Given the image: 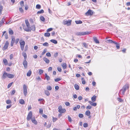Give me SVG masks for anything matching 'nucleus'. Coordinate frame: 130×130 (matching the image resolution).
<instances>
[{"instance_id":"obj_1","label":"nucleus","mask_w":130,"mask_h":130,"mask_svg":"<svg viewBox=\"0 0 130 130\" xmlns=\"http://www.w3.org/2000/svg\"><path fill=\"white\" fill-rule=\"evenodd\" d=\"M14 75L13 74L7 73L5 71H4L2 77L3 79H5L7 77L10 78H13L14 77Z\"/></svg>"},{"instance_id":"obj_2","label":"nucleus","mask_w":130,"mask_h":130,"mask_svg":"<svg viewBox=\"0 0 130 130\" xmlns=\"http://www.w3.org/2000/svg\"><path fill=\"white\" fill-rule=\"evenodd\" d=\"M89 34V32L87 31L82 32H78L75 33L76 35L78 36H84L87 35H88Z\"/></svg>"},{"instance_id":"obj_3","label":"nucleus","mask_w":130,"mask_h":130,"mask_svg":"<svg viewBox=\"0 0 130 130\" xmlns=\"http://www.w3.org/2000/svg\"><path fill=\"white\" fill-rule=\"evenodd\" d=\"M19 42L20 43L21 48L22 51L24 49V46L25 44V42L23 40H20Z\"/></svg>"},{"instance_id":"obj_4","label":"nucleus","mask_w":130,"mask_h":130,"mask_svg":"<svg viewBox=\"0 0 130 130\" xmlns=\"http://www.w3.org/2000/svg\"><path fill=\"white\" fill-rule=\"evenodd\" d=\"M129 86L128 84H126L123 87V89L121 90L122 91V93L124 94L126 90L127 89H128L129 88Z\"/></svg>"},{"instance_id":"obj_5","label":"nucleus","mask_w":130,"mask_h":130,"mask_svg":"<svg viewBox=\"0 0 130 130\" xmlns=\"http://www.w3.org/2000/svg\"><path fill=\"white\" fill-rule=\"evenodd\" d=\"M23 93L25 96H26L27 93V90L26 86L24 84L23 86Z\"/></svg>"},{"instance_id":"obj_6","label":"nucleus","mask_w":130,"mask_h":130,"mask_svg":"<svg viewBox=\"0 0 130 130\" xmlns=\"http://www.w3.org/2000/svg\"><path fill=\"white\" fill-rule=\"evenodd\" d=\"M58 112L60 113H63L65 112L66 110L65 109H62L61 106H60L58 108Z\"/></svg>"},{"instance_id":"obj_7","label":"nucleus","mask_w":130,"mask_h":130,"mask_svg":"<svg viewBox=\"0 0 130 130\" xmlns=\"http://www.w3.org/2000/svg\"><path fill=\"white\" fill-rule=\"evenodd\" d=\"M71 20L65 21H63V24L64 25H67L68 26H69L71 25Z\"/></svg>"},{"instance_id":"obj_8","label":"nucleus","mask_w":130,"mask_h":130,"mask_svg":"<svg viewBox=\"0 0 130 130\" xmlns=\"http://www.w3.org/2000/svg\"><path fill=\"white\" fill-rule=\"evenodd\" d=\"M32 112L30 111L28 113L27 118V119L28 121H29L31 119H31L32 118Z\"/></svg>"},{"instance_id":"obj_9","label":"nucleus","mask_w":130,"mask_h":130,"mask_svg":"<svg viewBox=\"0 0 130 130\" xmlns=\"http://www.w3.org/2000/svg\"><path fill=\"white\" fill-rule=\"evenodd\" d=\"M9 44L8 41H6L3 48V50H5L7 49L8 47Z\"/></svg>"},{"instance_id":"obj_10","label":"nucleus","mask_w":130,"mask_h":130,"mask_svg":"<svg viewBox=\"0 0 130 130\" xmlns=\"http://www.w3.org/2000/svg\"><path fill=\"white\" fill-rule=\"evenodd\" d=\"M26 60H24L23 63V64L25 69H26L27 67V62Z\"/></svg>"},{"instance_id":"obj_11","label":"nucleus","mask_w":130,"mask_h":130,"mask_svg":"<svg viewBox=\"0 0 130 130\" xmlns=\"http://www.w3.org/2000/svg\"><path fill=\"white\" fill-rule=\"evenodd\" d=\"M107 43H114L115 44H117V43L115 41H113L111 40H108L106 41Z\"/></svg>"},{"instance_id":"obj_12","label":"nucleus","mask_w":130,"mask_h":130,"mask_svg":"<svg viewBox=\"0 0 130 130\" xmlns=\"http://www.w3.org/2000/svg\"><path fill=\"white\" fill-rule=\"evenodd\" d=\"M32 122L35 125L37 124L38 122L36 120L35 118H32L31 120Z\"/></svg>"},{"instance_id":"obj_13","label":"nucleus","mask_w":130,"mask_h":130,"mask_svg":"<svg viewBox=\"0 0 130 130\" xmlns=\"http://www.w3.org/2000/svg\"><path fill=\"white\" fill-rule=\"evenodd\" d=\"M45 77L44 79H46L47 81H49L50 80V76L47 75L46 73H45Z\"/></svg>"},{"instance_id":"obj_14","label":"nucleus","mask_w":130,"mask_h":130,"mask_svg":"<svg viewBox=\"0 0 130 130\" xmlns=\"http://www.w3.org/2000/svg\"><path fill=\"white\" fill-rule=\"evenodd\" d=\"M43 60L46 63L48 64L50 63V60L45 57L43 58Z\"/></svg>"},{"instance_id":"obj_15","label":"nucleus","mask_w":130,"mask_h":130,"mask_svg":"<svg viewBox=\"0 0 130 130\" xmlns=\"http://www.w3.org/2000/svg\"><path fill=\"white\" fill-rule=\"evenodd\" d=\"M23 29L26 31L27 32L31 31V30L30 29V27L26 28L24 27H23Z\"/></svg>"},{"instance_id":"obj_16","label":"nucleus","mask_w":130,"mask_h":130,"mask_svg":"<svg viewBox=\"0 0 130 130\" xmlns=\"http://www.w3.org/2000/svg\"><path fill=\"white\" fill-rule=\"evenodd\" d=\"M4 35V36L5 37V38L6 39H7L8 38V34L7 33H6V31H5L4 32L2 36H3Z\"/></svg>"},{"instance_id":"obj_17","label":"nucleus","mask_w":130,"mask_h":130,"mask_svg":"<svg viewBox=\"0 0 130 130\" xmlns=\"http://www.w3.org/2000/svg\"><path fill=\"white\" fill-rule=\"evenodd\" d=\"M30 29L31 30V31L32 30L33 31H34L35 30V25H33L30 27Z\"/></svg>"},{"instance_id":"obj_18","label":"nucleus","mask_w":130,"mask_h":130,"mask_svg":"<svg viewBox=\"0 0 130 130\" xmlns=\"http://www.w3.org/2000/svg\"><path fill=\"white\" fill-rule=\"evenodd\" d=\"M94 42L96 43H99V40L97 39L96 37H94L93 38Z\"/></svg>"},{"instance_id":"obj_19","label":"nucleus","mask_w":130,"mask_h":130,"mask_svg":"<svg viewBox=\"0 0 130 130\" xmlns=\"http://www.w3.org/2000/svg\"><path fill=\"white\" fill-rule=\"evenodd\" d=\"M22 55L24 57V59H26L27 58V55L26 53L24 52H23Z\"/></svg>"},{"instance_id":"obj_20","label":"nucleus","mask_w":130,"mask_h":130,"mask_svg":"<svg viewBox=\"0 0 130 130\" xmlns=\"http://www.w3.org/2000/svg\"><path fill=\"white\" fill-rule=\"evenodd\" d=\"M25 23L27 27H30L29 23L28 21V20L27 19L25 20Z\"/></svg>"},{"instance_id":"obj_21","label":"nucleus","mask_w":130,"mask_h":130,"mask_svg":"<svg viewBox=\"0 0 130 130\" xmlns=\"http://www.w3.org/2000/svg\"><path fill=\"white\" fill-rule=\"evenodd\" d=\"M19 102L21 104H25V101L22 99H21L19 100Z\"/></svg>"},{"instance_id":"obj_22","label":"nucleus","mask_w":130,"mask_h":130,"mask_svg":"<svg viewBox=\"0 0 130 130\" xmlns=\"http://www.w3.org/2000/svg\"><path fill=\"white\" fill-rule=\"evenodd\" d=\"M31 74V71L30 70H29L27 74V76H30Z\"/></svg>"},{"instance_id":"obj_23","label":"nucleus","mask_w":130,"mask_h":130,"mask_svg":"<svg viewBox=\"0 0 130 130\" xmlns=\"http://www.w3.org/2000/svg\"><path fill=\"white\" fill-rule=\"evenodd\" d=\"M9 33L10 35H12L13 34V30L9 28Z\"/></svg>"},{"instance_id":"obj_24","label":"nucleus","mask_w":130,"mask_h":130,"mask_svg":"<svg viewBox=\"0 0 130 130\" xmlns=\"http://www.w3.org/2000/svg\"><path fill=\"white\" fill-rule=\"evenodd\" d=\"M90 104L91 105L94 106H95L96 105V103H93L92 102L90 101Z\"/></svg>"},{"instance_id":"obj_25","label":"nucleus","mask_w":130,"mask_h":130,"mask_svg":"<svg viewBox=\"0 0 130 130\" xmlns=\"http://www.w3.org/2000/svg\"><path fill=\"white\" fill-rule=\"evenodd\" d=\"M44 93L47 96L50 95V93L47 90L44 91Z\"/></svg>"},{"instance_id":"obj_26","label":"nucleus","mask_w":130,"mask_h":130,"mask_svg":"<svg viewBox=\"0 0 130 130\" xmlns=\"http://www.w3.org/2000/svg\"><path fill=\"white\" fill-rule=\"evenodd\" d=\"M3 62L5 65H7L8 64V61L7 60L5 59H4L3 60Z\"/></svg>"},{"instance_id":"obj_27","label":"nucleus","mask_w":130,"mask_h":130,"mask_svg":"<svg viewBox=\"0 0 130 130\" xmlns=\"http://www.w3.org/2000/svg\"><path fill=\"white\" fill-rule=\"evenodd\" d=\"M50 41L52 43L55 44H56L57 43V41L55 40L52 39L50 40Z\"/></svg>"},{"instance_id":"obj_28","label":"nucleus","mask_w":130,"mask_h":130,"mask_svg":"<svg viewBox=\"0 0 130 130\" xmlns=\"http://www.w3.org/2000/svg\"><path fill=\"white\" fill-rule=\"evenodd\" d=\"M74 87L75 88L76 90H78L79 89V86L77 84H75L74 85Z\"/></svg>"},{"instance_id":"obj_29","label":"nucleus","mask_w":130,"mask_h":130,"mask_svg":"<svg viewBox=\"0 0 130 130\" xmlns=\"http://www.w3.org/2000/svg\"><path fill=\"white\" fill-rule=\"evenodd\" d=\"M44 12V11L43 9H41L40 11H38L37 12V14H38L43 13Z\"/></svg>"},{"instance_id":"obj_30","label":"nucleus","mask_w":130,"mask_h":130,"mask_svg":"<svg viewBox=\"0 0 130 130\" xmlns=\"http://www.w3.org/2000/svg\"><path fill=\"white\" fill-rule=\"evenodd\" d=\"M91 100L93 102H94L96 100V96H93L91 98Z\"/></svg>"},{"instance_id":"obj_31","label":"nucleus","mask_w":130,"mask_h":130,"mask_svg":"<svg viewBox=\"0 0 130 130\" xmlns=\"http://www.w3.org/2000/svg\"><path fill=\"white\" fill-rule=\"evenodd\" d=\"M62 66L64 69H66L67 67L66 64L65 63H64L62 65Z\"/></svg>"},{"instance_id":"obj_32","label":"nucleus","mask_w":130,"mask_h":130,"mask_svg":"<svg viewBox=\"0 0 130 130\" xmlns=\"http://www.w3.org/2000/svg\"><path fill=\"white\" fill-rule=\"evenodd\" d=\"M75 22L77 24H81L82 23V22L80 20L76 21Z\"/></svg>"},{"instance_id":"obj_33","label":"nucleus","mask_w":130,"mask_h":130,"mask_svg":"<svg viewBox=\"0 0 130 130\" xmlns=\"http://www.w3.org/2000/svg\"><path fill=\"white\" fill-rule=\"evenodd\" d=\"M44 35L46 37H49L50 36V34L48 32H46L44 34Z\"/></svg>"},{"instance_id":"obj_34","label":"nucleus","mask_w":130,"mask_h":130,"mask_svg":"<svg viewBox=\"0 0 130 130\" xmlns=\"http://www.w3.org/2000/svg\"><path fill=\"white\" fill-rule=\"evenodd\" d=\"M3 9V6L0 4V15L2 13V11Z\"/></svg>"},{"instance_id":"obj_35","label":"nucleus","mask_w":130,"mask_h":130,"mask_svg":"<svg viewBox=\"0 0 130 130\" xmlns=\"http://www.w3.org/2000/svg\"><path fill=\"white\" fill-rule=\"evenodd\" d=\"M43 70L40 69L39 70V74L41 75L43 72Z\"/></svg>"},{"instance_id":"obj_36","label":"nucleus","mask_w":130,"mask_h":130,"mask_svg":"<svg viewBox=\"0 0 130 130\" xmlns=\"http://www.w3.org/2000/svg\"><path fill=\"white\" fill-rule=\"evenodd\" d=\"M5 17H4L0 21V25H1L2 23H4V20H5Z\"/></svg>"},{"instance_id":"obj_37","label":"nucleus","mask_w":130,"mask_h":130,"mask_svg":"<svg viewBox=\"0 0 130 130\" xmlns=\"http://www.w3.org/2000/svg\"><path fill=\"white\" fill-rule=\"evenodd\" d=\"M40 20L41 21H45V18H44V17L43 16H41L40 17Z\"/></svg>"},{"instance_id":"obj_38","label":"nucleus","mask_w":130,"mask_h":130,"mask_svg":"<svg viewBox=\"0 0 130 130\" xmlns=\"http://www.w3.org/2000/svg\"><path fill=\"white\" fill-rule=\"evenodd\" d=\"M20 4L22 7H23L24 6L23 1H21L20 2Z\"/></svg>"},{"instance_id":"obj_39","label":"nucleus","mask_w":130,"mask_h":130,"mask_svg":"<svg viewBox=\"0 0 130 130\" xmlns=\"http://www.w3.org/2000/svg\"><path fill=\"white\" fill-rule=\"evenodd\" d=\"M46 88L48 90H51L52 89V88L50 86H47Z\"/></svg>"},{"instance_id":"obj_40","label":"nucleus","mask_w":130,"mask_h":130,"mask_svg":"<svg viewBox=\"0 0 130 130\" xmlns=\"http://www.w3.org/2000/svg\"><path fill=\"white\" fill-rule=\"evenodd\" d=\"M85 115L87 116H89V110H88L86 111L85 113Z\"/></svg>"},{"instance_id":"obj_41","label":"nucleus","mask_w":130,"mask_h":130,"mask_svg":"<svg viewBox=\"0 0 130 130\" xmlns=\"http://www.w3.org/2000/svg\"><path fill=\"white\" fill-rule=\"evenodd\" d=\"M36 8L37 9H40L41 8V6L39 4H37L36 5Z\"/></svg>"},{"instance_id":"obj_42","label":"nucleus","mask_w":130,"mask_h":130,"mask_svg":"<svg viewBox=\"0 0 130 130\" xmlns=\"http://www.w3.org/2000/svg\"><path fill=\"white\" fill-rule=\"evenodd\" d=\"M43 45L45 46H48L49 45L48 43L47 42H45L43 44Z\"/></svg>"},{"instance_id":"obj_43","label":"nucleus","mask_w":130,"mask_h":130,"mask_svg":"<svg viewBox=\"0 0 130 130\" xmlns=\"http://www.w3.org/2000/svg\"><path fill=\"white\" fill-rule=\"evenodd\" d=\"M61 78H57L56 79H55L54 80L55 81V82H57L58 81H59L60 80H61Z\"/></svg>"},{"instance_id":"obj_44","label":"nucleus","mask_w":130,"mask_h":130,"mask_svg":"<svg viewBox=\"0 0 130 130\" xmlns=\"http://www.w3.org/2000/svg\"><path fill=\"white\" fill-rule=\"evenodd\" d=\"M15 41V39L14 37H12L11 38V42L14 43Z\"/></svg>"},{"instance_id":"obj_45","label":"nucleus","mask_w":130,"mask_h":130,"mask_svg":"<svg viewBox=\"0 0 130 130\" xmlns=\"http://www.w3.org/2000/svg\"><path fill=\"white\" fill-rule=\"evenodd\" d=\"M84 115L82 113H79L78 115V117L80 118H82L83 117Z\"/></svg>"},{"instance_id":"obj_46","label":"nucleus","mask_w":130,"mask_h":130,"mask_svg":"<svg viewBox=\"0 0 130 130\" xmlns=\"http://www.w3.org/2000/svg\"><path fill=\"white\" fill-rule=\"evenodd\" d=\"M13 82H12L9 84L7 86V88H9L11 86Z\"/></svg>"},{"instance_id":"obj_47","label":"nucleus","mask_w":130,"mask_h":130,"mask_svg":"<svg viewBox=\"0 0 130 130\" xmlns=\"http://www.w3.org/2000/svg\"><path fill=\"white\" fill-rule=\"evenodd\" d=\"M82 83L83 84H85L86 83L85 81L84 80V78H82Z\"/></svg>"},{"instance_id":"obj_48","label":"nucleus","mask_w":130,"mask_h":130,"mask_svg":"<svg viewBox=\"0 0 130 130\" xmlns=\"http://www.w3.org/2000/svg\"><path fill=\"white\" fill-rule=\"evenodd\" d=\"M11 103V101L10 100H8L6 101V103L8 104H10Z\"/></svg>"},{"instance_id":"obj_49","label":"nucleus","mask_w":130,"mask_h":130,"mask_svg":"<svg viewBox=\"0 0 130 130\" xmlns=\"http://www.w3.org/2000/svg\"><path fill=\"white\" fill-rule=\"evenodd\" d=\"M47 51V50L46 49H45L44 50L43 52H42V55H43Z\"/></svg>"},{"instance_id":"obj_50","label":"nucleus","mask_w":130,"mask_h":130,"mask_svg":"<svg viewBox=\"0 0 130 130\" xmlns=\"http://www.w3.org/2000/svg\"><path fill=\"white\" fill-rule=\"evenodd\" d=\"M94 12L93 11L90 9V15H92L94 14Z\"/></svg>"},{"instance_id":"obj_51","label":"nucleus","mask_w":130,"mask_h":130,"mask_svg":"<svg viewBox=\"0 0 130 130\" xmlns=\"http://www.w3.org/2000/svg\"><path fill=\"white\" fill-rule=\"evenodd\" d=\"M83 126L85 127H86L88 126V124L87 123H84L83 124Z\"/></svg>"},{"instance_id":"obj_52","label":"nucleus","mask_w":130,"mask_h":130,"mask_svg":"<svg viewBox=\"0 0 130 130\" xmlns=\"http://www.w3.org/2000/svg\"><path fill=\"white\" fill-rule=\"evenodd\" d=\"M46 55L48 57H51V54L49 52H47L46 54Z\"/></svg>"},{"instance_id":"obj_53","label":"nucleus","mask_w":130,"mask_h":130,"mask_svg":"<svg viewBox=\"0 0 130 130\" xmlns=\"http://www.w3.org/2000/svg\"><path fill=\"white\" fill-rule=\"evenodd\" d=\"M85 14L86 15H89V9L88 10L87 12L85 13Z\"/></svg>"},{"instance_id":"obj_54","label":"nucleus","mask_w":130,"mask_h":130,"mask_svg":"<svg viewBox=\"0 0 130 130\" xmlns=\"http://www.w3.org/2000/svg\"><path fill=\"white\" fill-rule=\"evenodd\" d=\"M19 10L20 11L21 13L23 12V10L22 8V7L20 8L19 9Z\"/></svg>"},{"instance_id":"obj_55","label":"nucleus","mask_w":130,"mask_h":130,"mask_svg":"<svg viewBox=\"0 0 130 130\" xmlns=\"http://www.w3.org/2000/svg\"><path fill=\"white\" fill-rule=\"evenodd\" d=\"M53 121L54 122H55L58 119H57L56 118L53 117Z\"/></svg>"},{"instance_id":"obj_56","label":"nucleus","mask_w":130,"mask_h":130,"mask_svg":"<svg viewBox=\"0 0 130 130\" xmlns=\"http://www.w3.org/2000/svg\"><path fill=\"white\" fill-rule=\"evenodd\" d=\"M15 90H12L11 92V94L12 95H13L15 93Z\"/></svg>"},{"instance_id":"obj_57","label":"nucleus","mask_w":130,"mask_h":130,"mask_svg":"<svg viewBox=\"0 0 130 130\" xmlns=\"http://www.w3.org/2000/svg\"><path fill=\"white\" fill-rule=\"evenodd\" d=\"M39 113L42 114L43 112V109L41 108H40L39 109Z\"/></svg>"},{"instance_id":"obj_58","label":"nucleus","mask_w":130,"mask_h":130,"mask_svg":"<svg viewBox=\"0 0 130 130\" xmlns=\"http://www.w3.org/2000/svg\"><path fill=\"white\" fill-rule=\"evenodd\" d=\"M68 118L69 121L70 122H71L72 121V119L71 117L69 116H68Z\"/></svg>"},{"instance_id":"obj_59","label":"nucleus","mask_w":130,"mask_h":130,"mask_svg":"<svg viewBox=\"0 0 130 130\" xmlns=\"http://www.w3.org/2000/svg\"><path fill=\"white\" fill-rule=\"evenodd\" d=\"M57 69L58 70L59 72H61V69L59 67H58L57 68Z\"/></svg>"},{"instance_id":"obj_60","label":"nucleus","mask_w":130,"mask_h":130,"mask_svg":"<svg viewBox=\"0 0 130 130\" xmlns=\"http://www.w3.org/2000/svg\"><path fill=\"white\" fill-rule=\"evenodd\" d=\"M53 30V28H49L47 30V32H48L52 30Z\"/></svg>"},{"instance_id":"obj_61","label":"nucleus","mask_w":130,"mask_h":130,"mask_svg":"<svg viewBox=\"0 0 130 130\" xmlns=\"http://www.w3.org/2000/svg\"><path fill=\"white\" fill-rule=\"evenodd\" d=\"M13 57V54H11L10 55V59H12Z\"/></svg>"},{"instance_id":"obj_62","label":"nucleus","mask_w":130,"mask_h":130,"mask_svg":"<svg viewBox=\"0 0 130 130\" xmlns=\"http://www.w3.org/2000/svg\"><path fill=\"white\" fill-rule=\"evenodd\" d=\"M58 53L57 52L55 53L54 55V56L55 57H56L58 56Z\"/></svg>"},{"instance_id":"obj_63","label":"nucleus","mask_w":130,"mask_h":130,"mask_svg":"<svg viewBox=\"0 0 130 130\" xmlns=\"http://www.w3.org/2000/svg\"><path fill=\"white\" fill-rule=\"evenodd\" d=\"M65 105L67 106H69L70 105V103L68 102H66L65 103Z\"/></svg>"},{"instance_id":"obj_64","label":"nucleus","mask_w":130,"mask_h":130,"mask_svg":"<svg viewBox=\"0 0 130 130\" xmlns=\"http://www.w3.org/2000/svg\"><path fill=\"white\" fill-rule=\"evenodd\" d=\"M11 106L12 105H7L6 106V108L7 109H9L11 107Z\"/></svg>"}]
</instances>
